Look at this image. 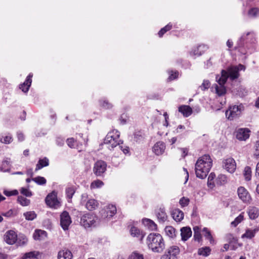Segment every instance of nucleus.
Instances as JSON below:
<instances>
[{"mask_svg":"<svg viewBox=\"0 0 259 259\" xmlns=\"http://www.w3.org/2000/svg\"><path fill=\"white\" fill-rule=\"evenodd\" d=\"M212 164V161L209 155H204L199 158L195 164L196 177L204 179L207 176Z\"/></svg>","mask_w":259,"mask_h":259,"instance_id":"1","label":"nucleus"},{"mask_svg":"<svg viewBox=\"0 0 259 259\" xmlns=\"http://www.w3.org/2000/svg\"><path fill=\"white\" fill-rule=\"evenodd\" d=\"M149 248L153 252L161 253L165 248V243L162 236L159 233H150L147 238Z\"/></svg>","mask_w":259,"mask_h":259,"instance_id":"2","label":"nucleus"},{"mask_svg":"<svg viewBox=\"0 0 259 259\" xmlns=\"http://www.w3.org/2000/svg\"><path fill=\"white\" fill-rule=\"evenodd\" d=\"M119 132L117 130H114L112 132L108 133L106 135L104 143L106 145H109L107 148L110 150L118 145L119 148H120L123 152L124 154H126L129 152V148L127 147L123 148L122 146L120 145V144H122V141L119 140Z\"/></svg>","mask_w":259,"mask_h":259,"instance_id":"3","label":"nucleus"},{"mask_svg":"<svg viewBox=\"0 0 259 259\" xmlns=\"http://www.w3.org/2000/svg\"><path fill=\"white\" fill-rule=\"evenodd\" d=\"M229 77L227 71L222 70L221 75H216V81L219 84H215L214 88L216 93L220 96L224 95L226 93V89L224 86Z\"/></svg>","mask_w":259,"mask_h":259,"instance_id":"4","label":"nucleus"},{"mask_svg":"<svg viewBox=\"0 0 259 259\" xmlns=\"http://www.w3.org/2000/svg\"><path fill=\"white\" fill-rule=\"evenodd\" d=\"M244 109V107L242 104L230 106L228 110L226 111V116L228 119L233 120L234 118L240 116Z\"/></svg>","mask_w":259,"mask_h":259,"instance_id":"5","label":"nucleus"},{"mask_svg":"<svg viewBox=\"0 0 259 259\" xmlns=\"http://www.w3.org/2000/svg\"><path fill=\"white\" fill-rule=\"evenodd\" d=\"M96 217L94 215L87 213L80 218V224L84 228H89L96 226Z\"/></svg>","mask_w":259,"mask_h":259,"instance_id":"6","label":"nucleus"},{"mask_svg":"<svg viewBox=\"0 0 259 259\" xmlns=\"http://www.w3.org/2000/svg\"><path fill=\"white\" fill-rule=\"evenodd\" d=\"M107 164L103 160H98L94 165L93 172L97 177H102L106 170Z\"/></svg>","mask_w":259,"mask_h":259,"instance_id":"7","label":"nucleus"},{"mask_svg":"<svg viewBox=\"0 0 259 259\" xmlns=\"http://www.w3.org/2000/svg\"><path fill=\"white\" fill-rule=\"evenodd\" d=\"M71 219L69 213L66 211H63L60 214V225L64 230H67L71 223Z\"/></svg>","mask_w":259,"mask_h":259,"instance_id":"8","label":"nucleus"},{"mask_svg":"<svg viewBox=\"0 0 259 259\" xmlns=\"http://www.w3.org/2000/svg\"><path fill=\"white\" fill-rule=\"evenodd\" d=\"M179 248L178 246H172L166 251L161 259H177L176 256L179 254Z\"/></svg>","mask_w":259,"mask_h":259,"instance_id":"9","label":"nucleus"},{"mask_svg":"<svg viewBox=\"0 0 259 259\" xmlns=\"http://www.w3.org/2000/svg\"><path fill=\"white\" fill-rule=\"evenodd\" d=\"M116 212V208L115 205H109L106 209H102L100 211L102 218L103 219H110Z\"/></svg>","mask_w":259,"mask_h":259,"instance_id":"10","label":"nucleus"},{"mask_svg":"<svg viewBox=\"0 0 259 259\" xmlns=\"http://www.w3.org/2000/svg\"><path fill=\"white\" fill-rule=\"evenodd\" d=\"M4 240L7 244L13 245L17 240V235L15 231L9 230L5 234Z\"/></svg>","mask_w":259,"mask_h":259,"instance_id":"11","label":"nucleus"},{"mask_svg":"<svg viewBox=\"0 0 259 259\" xmlns=\"http://www.w3.org/2000/svg\"><path fill=\"white\" fill-rule=\"evenodd\" d=\"M223 167L228 172L233 173L236 168L235 161L232 158H229L223 161Z\"/></svg>","mask_w":259,"mask_h":259,"instance_id":"12","label":"nucleus"},{"mask_svg":"<svg viewBox=\"0 0 259 259\" xmlns=\"http://www.w3.org/2000/svg\"><path fill=\"white\" fill-rule=\"evenodd\" d=\"M238 195L240 199L244 202H248L251 200L248 191L243 187H239L237 190Z\"/></svg>","mask_w":259,"mask_h":259,"instance_id":"13","label":"nucleus"},{"mask_svg":"<svg viewBox=\"0 0 259 259\" xmlns=\"http://www.w3.org/2000/svg\"><path fill=\"white\" fill-rule=\"evenodd\" d=\"M208 47L205 45H200L198 46L196 48H194L192 50V51L190 52V55L191 56H201L205 51H206L208 49Z\"/></svg>","mask_w":259,"mask_h":259,"instance_id":"14","label":"nucleus"},{"mask_svg":"<svg viewBox=\"0 0 259 259\" xmlns=\"http://www.w3.org/2000/svg\"><path fill=\"white\" fill-rule=\"evenodd\" d=\"M249 132L247 128H239L236 132V137L240 141H245L249 137Z\"/></svg>","mask_w":259,"mask_h":259,"instance_id":"15","label":"nucleus"},{"mask_svg":"<svg viewBox=\"0 0 259 259\" xmlns=\"http://www.w3.org/2000/svg\"><path fill=\"white\" fill-rule=\"evenodd\" d=\"M165 149V144L162 141L157 142L152 148L153 152L157 155L162 154L164 152Z\"/></svg>","mask_w":259,"mask_h":259,"instance_id":"16","label":"nucleus"},{"mask_svg":"<svg viewBox=\"0 0 259 259\" xmlns=\"http://www.w3.org/2000/svg\"><path fill=\"white\" fill-rule=\"evenodd\" d=\"M250 35H251V36H252V35L251 34L250 32H247L246 34L242 35L237 42V46L236 47V49L238 48L242 49L243 48L247 47L246 44H247L249 42V41L248 40V39H247L246 37Z\"/></svg>","mask_w":259,"mask_h":259,"instance_id":"17","label":"nucleus"},{"mask_svg":"<svg viewBox=\"0 0 259 259\" xmlns=\"http://www.w3.org/2000/svg\"><path fill=\"white\" fill-rule=\"evenodd\" d=\"M46 203L48 205L53 206L57 202V195L55 192H53L49 194L46 198Z\"/></svg>","mask_w":259,"mask_h":259,"instance_id":"18","label":"nucleus"},{"mask_svg":"<svg viewBox=\"0 0 259 259\" xmlns=\"http://www.w3.org/2000/svg\"><path fill=\"white\" fill-rule=\"evenodd\" d=\"M180 230L182 240L184 241H187L192 235V231L190 227H184Z\"/></svg>","mask_w":259,"mask_h":259,"instance_id":"19","label":"nucleus"},{"mask_svg":"<svg viewBox=\"0 0 259 259\" xmlns=\"http://www.w3.org/2000/svg\"><path fill=\"white\" fill-rule=\"evenodd\" d=\"M248 216L251 220H255L259 216V209L255 206H250L247 209Z\"/></svg>","mask_w":259,"mask_h":259,"instance_id":"20","label":"nucleus"},{"mask_svg":"<svg viewBox=\"0 0 259 259\" xmlns=\"http://www.w3.org/2000/svg\"><path fill=\"white\" fill-rule=\"evenodd\" d=\"M32 77V74L30 73L27 77L24 82L20 85V89L24 93H27L31 85Z\"/></svg>","mask_w":259,"mask_h":259,"instance_id":"21","label":"nucleus"},{"mask_svg":"<svg viewBox=\"0 0 259 259\" xmlns=\"http://www.w3.org/2000/svg\"><path fill=\"white\" fill-rule=\"evenodd\" d=\"M156 215L160 223H164L167 218V214L164 208H160L156 211Z\"/></svg>","mask_w":259,"mask_h":259,"instance_id":"22","label":"nucleus"},{"mask_svg":"<svg viewBox=\"0 0 259 259\" xmlns=\"http://www.w3.org/2000/svg\"><path fill=\"white\" fill-rule=\"evenodd\" d=\"M72 256L71 252L67 249L60 250L58 253V259H72Z\"/></svg>","mask_w":259,"mask_h":259,"instance_id":"23","label":"nucleus"},{"mask_svg":"<svg viewBox=\"0 0 259 259\" xmlns=\"http://www.w3.org/2000/svg\"><path fill=\"white\" fill-rule=\"evenodd\" d=\"M171 215L172 218L177 222H181L184 218L183 212L179 209H175L171 212Z\"/></svg>","mask_w":259,"mask_h":259,"instance_id":"24","label":"nucleus"},{"mask_svg":"<svg viewBox=\"0 0 259 259\" xmlns=\"http://www.w3.org/2000/svg\"><path fill=\"white\" fill-rule=\"evenodd\" d=\"M179 111L181 112L184 117L189 116L192 113V109L187 105H181L179 107Z\"/></svg>","mask_w":259,"mask_h":259,"instance_id":"25","label":"nucleus"},{"mask_svg":"<svg viewBox=\"0 0 259 259\" xmlns=\"http://www.w3.org/2000/svg\"><path fill=\"white\" fill-rule=\"evenodd\" d=\"M229 77H230L231 79L234 80L237 78L239 76L238 69L237 66H232L228 69V71H227Z\"/></svg>","mask_w":259,"mask_h":259,"instance_id":"26","label":"nucleus"},{"mask_svg":"<svg viewBox=\"0 0 259 259\" xmlns=\"http://www.w3.org/2000/svg\"><path fill=\"white\" fill-rule=\"evenodd\" d=\"M47 233L46 231L41 230H36L35 231L33 237L34 240H41L47 237Z\"/></svg>","mask_w":259,"mask_h":259,"instance_id":"27","label":"nucleus"},{"mask_svg":"<svg viewBox=\"0 0 259 259\" xmlns=\"http://www.w3.org/2000/svg\"><path fill=\"white\" fill-rule=\"evenodd\" d=\"M49 164V160L48 158L44 157L42 159H40L36 165L35 171L40 169L44 167L47 166Z\"/></svg>","mask_w":259,"mask_h":259,"instance_id":"28","label":"nucleus"},{"mask_svg":"<svg viewBox=\"0 0 259 259\" xmlns=\"http://www.w3.org/2000/svg\"><path fill=\"white\" fill-rule=\"evenodd\" d=\"M98 205V201L94 199H89L85 204L86 208L90 211L95 209Z\"/></svg>","mask_w":259,"mask_h":259,"instance_id":"29","label":"nucleus"},{"mask_svg":"<svg viewBox=\"0 0 259 259\" xmlns=\"http://www.w3.org/2000/svg\"><path fill=\"white\" fill-rule=\"evenodd\" d=\"M143 224L145 226L148 227V228L151 230H154L157 229L156 224L151 220L149 219H144L142 220Z\"/></svg>","mask_w":259,"mask_h":259,"instance_id":"30","label":"nucleus"},{"mask_svg":"<svg viewBox=\"0 0 259 259\" xmlns=\"http://www.w3.org/2000/svg\"><path fill=\"white\" fill-rule=\"evenodd\" d=\"M10 158H6L2 162L1 166L0 167V170L4 172L9 171L10 166Z\"/></svg>","mask_w":259,"mask_h":259,"instance_id":"31","label":"nucleus"},{"mask_svg":"<svg viewBox=\"0 0 259 259\" xmlns=\"http://www.w3.org/2000/svg\"><path fill=\"white\" fill-rule=\"evenodd\" d=\"M39 254V252L36 251L26 252L24 254L22 257V259H37Z\"/></svg>","mask_w":259,"mask_h":259,"instance_id":"32","label":"nucleus"},{"mask_svg":"<svg viewBox=\"0 0 259 259\" xmlns=\"http://www.w3.org/2000/svg\"><path fill=\"white\" fill-rule=\"evenodd\" d=\"M75 192V188L73 186L67 187L65 190L66 197L69 202H71V199Z\"/></svg>","mask_w":259,"mask_h":259,"instance_id":"33","label":"nucleus"},{"mask_svg":"<svg viewBox=\"0 0 259 259\" xmlns=\"http://www.w3.org/2000/svg\"><path fill=\"white\" fill-rule=\"evenodd\" d=\"M165 232L169 238H174L176 236V230L172 226H166L165 228Z\"/></svg>","mask_w":259,"mask_h":259,"instance_id":"34","label":"nucleus"},{"mask_svg":"<svg viewBox=\"0 0 259 259\" xmlns=\"http://www.w3.org/2000/svg\"><path fill=\"white\" fill-rule=\"evenodd\" d=\"M100 106L105 109H111L113 107V104L107 100L103 99L99 101Z\"/></svg>","mask_w":259,"mask_h":259,"instance_id":"35","label":"nucleus"},{"mask_svg":"<svg viewBox=\"0 0 259 259\" xmlns=\"http://www.w3.org/2000/svg\"><path fill=\"white\" fill-rule=\"evenodd\" d=\"M257 231V230L256 229H247L246 230L245 233L242 235V238L251 239L255 236V234Z\"/></svg>","mask_w":259,"mask_h":259,"instance_id":"36","label":"nucleus"},{"mask_svg":"<svg viewBox=\"0 0 259 259\" xmlns=\"http://www.w3.org/2000/svg\"><path fill=\"white\" fill-rule=\"evenodd\" d=\"M28 241L27 238L24 235L19 236L17 237V240L16 241L17 245L19 246H23L25 245Z\"/></svg>","mask_w":259,"mask_h":259,"instance_id":"37","label":"nucleus"},{"mask_svg":"<svg viewBox=\"0 0 259 259\" xmlns=\"http://www.w3.org/2000/svg\"><path fill=\"white\" fill-rule=\"evenodd\" d=\"M248 16L251 18H254L259 16V9L257 8H252L248 12Z\"/></svg>","mask_w":259,"mask_h":259,"instance_id":"38","label":"nucleus"},{"mask_svg":"<svg viewBox=\"0 0 259 259\" xmlns=\"http://www.w3.org/2000/svg\"><path fill=\"white\" fill-rule=\"evenodd\" d=\"M144 139L143 133L140 131H136L134 133V140L137 142L142 141Z\"/></svg>","mask_w":259,"mask_h":259,"instance_id":"39","label":"nucleus"},{"mask_svg":"<svg viewBox=\"0 0 259 259\" xmlns=\"http://www.w3.org/2000/svg\"><path fill=\"white\" fill-rule=\"evenodd\" d=\"M210 250L209 247H202L199 249L198 253L199 255L207 256L209 254Z\"/></svg>","mask_w":259,"mask_h":259,"instance_id":"40","label":"nucleus"},{"mask_svg":"<svg viewBox=\"0 0 259 259\" xmlns=\"http://www.w3.org/2000/svg\"><path fill=\"white\" fill-rule=\"evenodd\" d=\"M194 230V238L195 240L199 241L201 238V235L200 233V228L198 226H195L193 228Z\"/></svg>","mask_w":259,"mask_h":259,"instance_id":"41","label":"nucleus"},{"mask_svg":"<svg viewBox=\"0 0 259 259\" xmlns=\"http://www.w3.org/2000/svg\"><path fill=\"white\" fill-rule=\"evenodd\" d=\"M243 174L245 179L247 181H250L251 178V170L250 167L246 166L244 168Z\"/></svg>","mask_w":259,"mask_h":259,"instance_id":"42","label":"nucleus"},{"mask_svg":"<svg viewBox=\"0 0 259 259\" xmlns=\"http://www.w3.org/2000/svg\"><path fill=\"white\" fill-rule=\"evenodd\" d=\"M0 141L2 143L9 144L12 141V137L11 135H8L5 137L0 136Z\"/></svg>","mask_w":259,"mask_h":259,"instance_id":"43","label":"nucleus"},{"mask_svg":"<svg viewBox=\"0 0 259 259\" xmlns=\"http://www.w3.org/2000/svg\"><path fill=\"white\" fill-rule=\"evenodd\" d=\"M18 202L22 206H27L30 203V200L22 196H19L17 198Z\"/></svg>","mask_w":259,"mask_h":259,"instance_id":"44","label":"nucleus"},{"mask_svg":"<svg viewBox=\"0 0 259 259\" xmlns=\"http://www.w3.org/2000/svg\"><path fill=\"white\" fill-rule=\"evenodd\" d=\"M172 28V24L170 23L166 25L165 27L161 28L158 32V35L160 37H162L163 35L167 31L170 30Z\"/></svg>","mask_w":259,"mask_h":259,"instance_id":"45","label":"nucleus"},{"mask_svg":"<svg viewBox=\"0 0 259 259\" xmlns=\"http://www.w3.org/2000/svg\"><path fill=\"white\" fill-rule=\"evenodd\" d=\"M25 219L28 221H32L36 217V214L34 211H28L24 213Z\"/></svg>","mask_w":259,"mask_h":259,"instance_id":"46","label":"nucleus"},{"mask_svg":"<svg viewBox=\"0 0 259 259\" xmlns=\"http://www.w3.org/2000/svg\"><path fill=\"white\" fill-rule=\"evenodd\" d=\"M33 181L39 185H43L46 184L47 181L44 177L38 176L32 179Z\"/></svg>","mask_w":259,"mask_h":259,"instance_id":"47","label":"nucleus"},{"mask_svg":"<svg viewBox=\"0 0 259 259\" xmlns=\"http://www.w3.org/2000/svg\"><path fill=\"white\" fill-rule=\"evenodd\" d=\"M215 177V175L214 173L211 172L208 176L207 181L208 187L210 188H212L214 186L213 180Z\"/></svg>","mask_w":259,"mask_h":259,"instance_id":"48","label":"nucleus"},{"mask_svg":"<svg viewBox=\"0 0 259 259\" xmlns=\"http://www.w3.org/2000/svg\"><path fill=\"white\" fill-rule=\"evenodd\" d=\"M227 181V177L224 175H220L217 179V184L220 185L225 184Z\"/></svg>","mask_w":259,"mask_h":259,"instance_id":"49","label":"nucleus"},{"mask_svg":"<svg viewBox=\"0 0 259 259\" xmlns=\"http://www.w3.org/2000/svg\"><path fill=\"white\" fill-rule=\"evenodd\" d=\"M104 185V183L101 180H98L93 181L91 184V189H96L101 187Z\"/></svg>","mask_w":259,"mask_h":259,"instance_id":"50","label":"nucleus"},{"mask_svg":"<svg viewBox=\"0 0 259 259\" xmlns=\"http://www.w3.org/2000/svg\"><path fill=\"white\" fill-rule=\"evenodd\" d=\"M243 213L240 214L234 221L231 223L232 226L236 227L240 223H241L243 220Z\"/></svg>","mask_w":259,"mask_h":259,"instance_id":"51","label":"nucleus"},{"mask_svg":"<svg viewBox=\"0 0 259 259\" xmlns=\"http://www.w3.org/2000/svg\"><path fill=\"white\" fill-rule=\"evenodd\" d=\"M202 232L203 233L204 237L207 239H208L210 242L213 241L211 233L207 228H204L202 230Z\"/></svg>","mask_w":259,"mask_h":259,"instance_id":"52","label":"nucleus"},{"mask_svg":"<svg viewBox=\"0 0 259 259\" xmlns=\"http://www.w3.org/2000/svg\"><path fill=\"white\" fill-rule=\"evenodd\" d=\"M128 259H144V256L137 251H134L129 256Z\"/></svg>","mask_w":259,"mask_h":259,"instance_id":"53","label":"nucleus"},{"mask_svg":"<svg viewBox=\"0 0 259 259\" xmlns=\"http://www.w3.org/2000/svg\"><path fill=\"white\" fill-rule=\"evenodd\" d=\"M247 93V91L246 90L245 88L242 86H240L238 90L237 91L236 94L240 96L243 97L245 96Z\"/></svg>","mask_w":259,"mask_h":259,"instance_id":"54","label":"nucleus"},{"mask_svg":"<svg viewBox=\"0 0 259 259\" xmlns=\"http://www.w3.org/2000/svg\"><path fill=\"white\" fill-rule=\"evenodd\" d=\"M131 234L133 237H139L140 235L139 229L135 227H132L130 230Z\"/></svg>","mask_w":259,"mask_h":259,"instance_id":"55","label":"nucleus"},{"mask_svg":"<svg viewBox=\"0 0 259 259\" xmlns=\"http://www.w3.org/2000/svg\"><path fill=\"white\" fill-rule=\"evenodd\" d=\"M190 202L189 199L183 197L180 200L179 203L182 207L187 206Z\"/></svg>","mask_w":259,"mask_h":259,"instance_id":"56","label":"nucleus"},{"mask_svg":"<svg viewBox=\"0 0 259 259\" xmlns=\"http://www.w3.org/2000/svg\"><path fill=\"white\" fill-rule=\"evenodd\" d=\"M20 192L22 194L26 197H30L32 196V192L27 188L23 187L21 188L20 189Z\"/></svg>","mask_w":259,"mask_h":259,"instance_id":"57","label":"nucleus"},{"mask_svg":"<svg viewBox=\"0 0 259 259\" xmlns=\"http://www.w3.org/2000/svg\"><path fill=\"white\" fill-rule=\"evenodd\" d=\"M210 87V82L208 80H205L203 81L201 85L200 86V88L202 90L204 91L208 89Z\"/></svg>","mask_w":259,"mask_h":259,"instance_id":"58","label":"nucleus"},{"mask_svg":"<svg viewBox=\"0 0 259 259\" xmlns=\"http://www.w3.org/2000/svg\"><path fill=\"white\" fill-rule=\"evenodd\" d=\"M254 156L257 158L259 157V140H258L255 143L254 145Z\"/></svg>","mask_w":259,"mask_h":259,"instance_id":"59","label":"nucleus"},{"mask_svg":"<svg viewBox=\"0 0 259 259\" xmlns=\"http://www.w3.org/2000/svg\"><path fill=\"white\" fill-rule=\"evenodd\" d=\"M4 193L7 196H15L18 194V191L17 190H14L11 191L5 190L4 191Z\"/></svg>","mask_w":259,"mask_h":259,"instance_id":"60","label":"nucleus"},{"mask_svg":"<svg viewBox=\"0 0 259 259\" xmlns=\"http://www.w3.org/2000/svg\"><path fill=\"white\" fill-rule=\"evenodd\" d=\"M74 142L75 141L73 138H69L66 141L68 146L70 148H73L74 147Z\"/></svg>","mask_w":259,"mask_h":259,"instance_id":"61","label":"nucleus"},{"mask_svg":"<svg viewBox=\"0 0 259 259\" xmlns=\"http://www.w3.org/2000/svg\"><path fill=\"white\" fill-rule=\"evenodd\" d=\"M178 76V72L176 71V72H174L171 71V74H170V75L168 77V79L169 80H173V79L177 78Z\"/></svg>","mask_w":259,"mask_h":259,"instance_id":"62","label":"nucleus"},{"mask_svg":"<svg viewBox=\"0 0 259 259\" xmlns=\"http://www.w3.org/2000/svg\"><path fill=\"white\" fill-rule=\"evenodd\" d=\"M64 140L62 138L58 137L56 139V144L59 146H62L64 144Z\"/></svg>","mask_w":259,"mask_h":259,"instance_id":"63","label":"nucleus"},{"mask_svg":"<svg viewBox=\"0 0 259 259\" xmlns=\"http://www.w3.org/2000/svg\"><path fill=\"white\" fill-rule=\"evenodd\" d=\"M17 138L19 141H23L24 140V136L23 134L20 132H17Z\"/></svg>","mask_w":259,"mask_h":259,"instance_id":"64","label":"nucleus"}]
</instances>
